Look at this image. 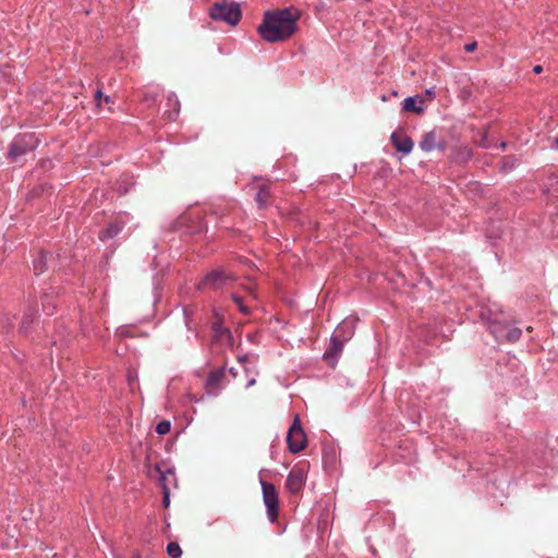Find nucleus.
I'll return each mask as SVG.
<instances>
[{
	"instance_id": "1",
	"label": "nucleus",
	"mask_w": 558,
	"mask_h": 558,
	"mask_svg": "<svg viewBox=\"0 0 558 558\" xmlns=\"http://www.w3.org/2000/svg\"><path fill=\"white\" fill-rule=\"evenodd\" d=\"M298 15L289 9L266 12L257 31L267 43H279L289 39L296 32Z\"/></svg>"
},
{
	"instance_id": "2",
	"label": "nucleus",
	"mask_w": 558,
	"mask_h": 558,
	"mask_svg": "<svg viewBox=\"0 0 558 558\" xmlns=\"http://www.w3.org/2000/svg\"><path fill=\"white\" fill-rule=\"evenodd\" d=\"M239 3L229 0L215 2L209 9V16L216 21H222L229 25H236L241 19Z\"/></svg>"
},
{
	"instance_id": "3",
	"label": "nucleus",
	"mask_w": 558,
	"mask_h": 558,
	"mask_svg": "<svg viewBox=\"0 0 558 558\" xmlns=\"http://www.w3.org/2000/svg\"><path fill=\"white\" fill-rule=\"evenodd\" d=\"M489 330L495 339L499 342L513 343L518 341L522 335V330L520 328L498 319L490 322Z\"/></svg>"
},
{
	"instance_id": "4",
	"label": "nucleus",
	"mask_w": 558,
	"mask_h": 558,
	"mask_svg": "<svg viewBox=\"0 0 558 558\" xmlns=\"http://www.w3.org/2000/svg\"><path fill=\"white\" fill-rule=\"evenodd\" d=\"M37 146V140L34 134H23L13 140L10 144L8 157L12 161H17L22 156L33 151Z\"/></svg>"
},
{
	"instance_id": "5",
	"label": "nucleus",
	"mask_w": 558,
	"mask_h": 558,
	"mask_svg": "<svg viewBox=\"0 0 558 558\" xmlns=\"http://www.w3.org/2000/svg\"><path fill=\"white\" fill-rule=\"evenodd\" d=\"M263 501L266 507L267 517L270 522H276L279 514V498L274 484L260 480Z\"/></svg>"
},
{
	"instance_id": "6",
	"label": "nucleus",
	"mask_w": 558,
	"mask_h": 558,
	"mask_svg": "<svg viewBox=\"0 0 558 558\" xmlns=\"http://www.w3.org/2000/svg\"><path fill=\"white\" fill-rule=\"evenodd\" d=\"M234 280V277L223 269H214L208 272L203 280L198 283L197 289H211L218 290L225 287L229 281Z\"/></svg>"
},
{
	"instance_id": "7",
	"label": "nucleus",
	"mask_w": 558,
	"mask_h": 558,
	"mask_svg": "<svg viewBox=\"0 0 558 558\" xmlns=\"http://www.w3.org/2000/svg\"><path fill=\"white\" fill-rule=\"evenodd\" d=\"M287 442L289 450L293 453H298L306 447V436L298 416L289 428Z\"/></svg>"
},
{
	"instance_id": "8",
	"label": "nucleus",
	"mask_w": 558,
	"mask_h": 558,
	"mask_svg": "<svg viewBox=\"0 0 558 558\" xmlns=\"http://www.w3.org/2000/svg\"><path fill=\"white\" fill-rule=\"evenodd\" d=\"M345 326H347L345 324L338 326V328L336 329V332L338 335L331 337L330 345L324 353V359L331 364L337 362L338 356L342 352L343 341L339 339V335L344 329Z\"/></svg>"
},
{
	"instance_id": "9",
	"label": "nucleus",
	"mask_w": 558,
	"mask_h": 558,
	"mask_svg": "<svg viewBox=\"0 0 558 558\" xmlns=\"http://www.w3.org/2000/svg\"><path fill=\"white\" fill-rule=\"evenodd\" d=\"M305 473L300 468H293L287 477L286 487L291 494H299L305 485Z\"/></svg>"
},
{
	"instance_id": "10",
	"label": "nucleus",
	"mask_w": 558,
	"mask_h": 558,
	"mask_svg": "<svg viewBox=\"0 0 558 558\" xmlns=\"http://www.w3.org/2000/svg\"><path fill=\"white\" fill-rule=\"evenodd\" d=\"M390 140L395 148L404 155L410 154L413 149V141L402 132H393Z\"/></svg>"
},
{
	"instance_id": "11",
	"label": "nucleus",
	"mask_w": 558,
	"mask_h": 558,
	"mask_svg": "<svg viewBox=\"0 0 558 558\" xmlns=\"http://www.w3.org/2000/svg\"><path fill=\"white\" fill-rule=\"evenodd\" d=\"M420 148L425 151L429 153L436 148L444 149V145L438 141L437 133L435 131L427 132L423 135L420 144Z\"/></svg>"
},
{
	"instance_id": "12",
	"label": "nucleus",
	"mask_w": 558,
	"mask_h": 558,
	"mask_svg": "<svg viewBox=\"0 0 558 558\" xmlns=\"http://www.w3.org/2000/svg\"><path fill=\"white\" fill-rule=\"evenodd\" d=\"M225 377V371L222 368L214 369L209 373L206 380V388L208 393L217 396L220 390V383Z\"/></svg>"
},
{
	"instance_id": "13",
	"label": "nucleus",
	"mask_w": 558,
	"mask_h": 558,
	"mask_svg": "<svg viewBox=\"0 0 558 558\" xmlns=\"http://www.w3.org/2000/svg\"><path fill=\"white\" fill-rule=\"evenodd\" d=\"M423 98L420 96L416 97H408L402 102V109L408 112H414V113H423L424 107L422 106Z\"/></svg>"
},
{
	"instance_id": "14",
	"label": "nucleus",
	"mask_w": 558,
	"mask_h": 558,
	"mask_svg": "<svg viewBox=\"0 0 558 558\" xmlns=\"http://www.w3.org/2000/svg\"><path fill=\"white\" fill-rule=\"evenodd\" d=\"M48 256L51 257V254L46 253V252H40L38 254V256L34 258L33 268H34L35 275L38 276L47 269Z\"/></svg>"
},
{
	"instance_id": "15",
	"label": "nucleus",
	"mask_w": 558,
	"mask_h": 558,
	"mask_svg": "<svg viewBox=\"0 0 558 558\" xmlns=\"http://www.w3.org/2000/svg\"><path fill=\"white\" fill-rule=\"evenodd\" d=\"M213 330H214L215 340L221 341V342L230 341V339H231L230 331L227 328H225L221 323L215 322L213 325Z\"/></svg>"
},
{
	"instance_id": "16",
	"label": "nucleus",
	"mask_w": 558,
	"mask_h": 558,
	"mask_svg": "<svg viewBox=\"0 0 558 558\" xmlns=\"http://www.w3.org/2000/svg\"><path fill=\"white\" fill-rule=\"evenodd\" d=\"M120 231H121V227L119 225L112 223V225H109L102 231H100L99 238L102 241L109 240V239H112L116 235H118Z\"/></svg>"
},
{
	"instance_id": "17",
	"label": "nucleus",
	"mask_w": 558,
	"mask_h": 558,
	"mask_svg": "<svg viewBox=\"0 0 558 558\" xmlns=\"http://www.w3.org/2000/svg\"><path fill=\"white\" fill-rule=\"evenodd\" d=\"M270 196L269 189L266 185L259 187L255 201L260 208L265 207Z\"/></svg>"
},
{
	"instance_id": "18",
	"label": "nucleus",
	"mask_w": 558,
	"mask_h": 558,
	"mask_svg": "<svg viewBox=\"0 0 558 558\" xmlns=\"http://www.w3.org/2000/svg\"><path fill=\"white\" fill-rule=\"evenodd\" d=\"M167 553L171 558H178L181 556L182 550L178 543L171 542L167 546Z\"/></svg>"
},
{
	"instance_id": "19",
	"label": "nucleus",
	"mask_w": 558,
	"mask_h": 558,
	"mask_svg": "<svg viewBox=\"0 0 558 558\" xmlns=\"http://www.w3.org/2000/svg\"><path fill=\"white\" fill-rule=\"evenodd\" d=\"M472 157V150L468 147H463L458 151L456 160L459 162H466Z\"/></svg>"
},
{
	"instance_id": "20",
	"label": "nucleus",
	"mask_w": 558,
	"mask_h": 558,
	"mask_svg": "<svg viewBox=\"0 0 558 558\" xmlns=\"http://www.w3.org/2000/svg\"><path fill=\"white\" fill-rule=\"evenodd\" d=\"M171 424L169 421H161L156 426V432L159 435H166L170 432Z\"/></svg>"
},
{
	"instance_id": "21",
	"label": "nucleus",
	"mask_w": 558,
	"mask_h": 558,
	"mask_svg": "<svg viewBox=\"0 0 558 558\" xmlns=\"http://www.w3.org/2000/svg\"><path fill=\"white\" fill-rule=\"evenodd\" d=\"M162 505L165 508H168L170 505V489H169L168 485H166V484H163V489H162Z\"/></svg>"
},
{
	"instance_id": "22",
	"label": "nucleus",
	"mask_w": 558,
	"mask_h": 558,
	"mask_svg": "<svg viewBox=\"0 0 558 558\" xmlns=\"http://www.w3.org/2000/svg\"><path fill=\"white\" fill-rule=\"evenodd\" d=\"M32 320H33V314L24 315L23 320H22V325H21V329L24 332H26L28 330Z\"/></svg>"
},
{
	"instance_id": "23",
	"label": "nucleus",
	"mask_w": 558,
	"mask_h": 558,
	"mask_svg": "<svg viewBox=\"0 0 558 558\" xmlns=\"http://www.w3.org/2000/svg\"><path fill=\"white\" fill-rule=\"evenodd\" d=\"M56 308V305L54 304H51L50 302H46V301H43V311L47 314V315H52L53 314V311Z\"/></svg>"
},
{
	"instance_id": "24",
	"label": "nucleus",
	"mask_w": 558,
	"mask_h": 558,
	"mask_svg": "<svg viewBox=\"0 0 558 558\" xmlns=\"http://www.w3.org/2000/svg\"><path fill=\"white\" fill-rule=\"evenodd\" d=\"M169 477H173V473L171 471L166 472V473H161L159 481H160V484H161L162 487H163V484L167 485V482H168Z\"/></svg>"
},
{
	"instance_id": "25",
	"label": "nucleus",
	"mask_w": 558,
	"mask_h": 558,
	"mask_svg": "<svg viewBox=\"0 0 558 558\" xmlns=\"http://www.w3.org/2000/svg\"><path fill=\"white\" fill-rule=\"evenodd\" d=\"M476 47H477V44L475 41H473V43L466 44L464 48L468 52H473L476 49Z\"/></svg>"
},
{
	"instance_id": "26",
	"label": "nucleus",
	"mask_w": 558,
	"mask_h": 558,
	"mask_svg": "<svg viewBox=\"0 0 558 558\" xmlns=\"http://www.w3.org/2000/svg\"><path fill=\"white\" fill-rule=\"evenodd\" d=\"M101 98H102V93H101V90H99V89H98V90L95 93V101L97 102V105H98V106L100 105V100H101Z\"/></svg>"
},
{
	"instance_id": "27",
	"label": "nucleus",
	"mask_w": 558,
	"mask_h": 558,
	"mask_svg": "<svg viewBox=\"0 0 558 558\" xmlns=\"http://www.w3.org/2000/svg\"><path fill=\"white\" fill-rule=\"evenodd\" d=\"M178 113H179V109H174V111H173V112H169V117H168V119H169V120L174 119V118L178 116Z\"/></svg>"
},
{
	"instance_id": "28",
	"label": "nucleus",
	"mask_w": 558,
	"mask_h": 558,
	"mask_svg": "<svg viewBox=\"0 0 558 558\" xmlns=\"http://www.w3.org/2000/svg\"><path fill=\"white\" fill-rule=\"evenodd\" d=\"M542 71H543V66L542 65H535L533 68V72L536 73V74H539Z\"/></svg>"
},
{
	"instance_id": "29",
	"label": "nucleus",
	"mask_w": 558,
	"mask_h": 558,
	"mask_svg": "<svg viewBox=\"0 0 558 558\" xmlns=\"http://www.w3.org/2000/svg\"><path fill=\"white\" fill-rule=\"evenodd\" d=\"M232 299H233V301L238 304V306H239L240 304H242V299H241L240 296H238V295H233V296H232Z\"/></svg>"
},
{
	"instance_id": "30",
	"label": "nucleus",
	"mask_w": 558,
	"mask_h": 558,
	"mask_svg": "<svg viewBox=\"0 0 558 558\" xmlns=\"http://www.w3.org/2000/svg\"><path fill=\"white\" fill-rule=\"evenodd\" d=\"M232 299H233V301L238 304V306H239L240 304H242V299H241L240 296H238V295H233V296H232Z\"/></svg>"
},
{
	"instance_id": "31",
	"label": "nucleus",
	"mask_w": 558,
	"mask_h": 558,
	"mask_svg": "<svg viewBox=\"0 0 558 558\" xmlns=\"http://www.w3.org/2000/svg\"><path fill=\"white\" fill-rule=\"evenodd\" d=\"M426 95L429 97V98H433L435 96V93L432 90V89H426Z\"/></svg>"
},
{
	"instance_id": "32",
	"label": "nucleus",
	"mask_w": 558,
	"mask_h": 558,
	"mask_svg": "<svg viewBox=\"0 0 558 558\" xmlns=\"http://www.w3.org/2000/svg\"><path fill=\"white\" fill-rule=\"evenodd\" d=\"M239 308L243 313H248L247 308L243 305V303L239 305Z\"/></svg>"
},
{
	"instance_id": "33",
	"label": "nucleus",
	"mask_w": 558,
	"mask_h": 558,
	"mask_svg": "<svg viewBox=\"0 0 558 558\" xmlns=\"http://www.w3.org/2000/svg\"><path fill=\"white\" fill-rule=\"evenodd\" d=\"M184 314H185V317H186V322H185V323H186V327H187L189 329H191V325H190V322H189V319H187V311H186V310H184Z\"/></svg>"
},
{
	"instance_id": "34",
	"label": "nucleus",
	"mask_w": 558,
	"mask_h": 558,
	"mask_svg": "<svg viewBox=\"0 0 558 558\" xmlns=\"http://www.w3.org/2000/svg\"><path fill=\"white\" fill-rule=\"evenodd\" d=\"M256 380L254 378H252L251 380H248L246 387H251L253 385H255Z\"/></svg>"
},
{
	"instance_id": "35",
	"label": "nucleus",
	"mask_w": 558,
	"mask_h": 558,
	"mask_svg": "<svg viewBox=\"0 0 558 558\" xmlns=\"http://www.w3.org/2000/svg\"><path fill=\"white\" fill-rule=\"evenodd\" d=\"M230 373L235 377V373H234L233 368L230 369Z\"/></svg>"
},
{
	"instance_id": "36",
	"label": "nucleus",
	"mask_w": 558,
	"mask_h": 558,
	"mask_svg": "<svg viewBox=\"0 0 558 558\" xmlns=\"http://www.w3.org/2000/svg\"><path fill=\"white\" fill-rule=\"evenodd\" d=\"M105 101L108 102L109 101V96H106L105 97Z\"/></svg>"
}]
</instances>
